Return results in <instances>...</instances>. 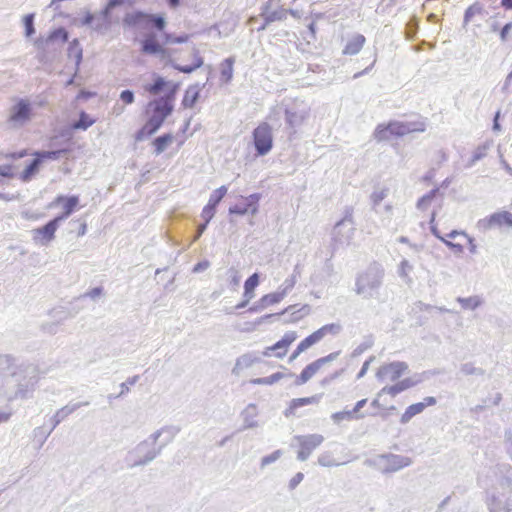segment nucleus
<instances>
[{"instance_id": "1", "label": "nucleus", "mask_w": 512, "mask_h": 512, "mask_svg": "<svg viewBox=\"0 0 512 512\" xmlns=\"http://www.w3.org/2000/svg\"><path fill=\"white\" fill-rule=\"evenodd\" d=\"M40 377L41 372L37 365H16L12 356L0 355V400L12 402L28 399Z\"/></svg>"}, {"instance_id": "2", "label": "nucleus", "mask_w": 512, "mask_h": 512, "mask_svg": "<svg viewBox=\"0 0 512 512\" xmlns=\"http://www.w3.org/2000/svg\"><path fill=\"white\" fill-rule=\"evenodd\" d=\"M384 272L378 264H372L361 272L355 283V292L363 298H374L378 295Z\"/></svg>"}, {"instance_id": "3", "label": "nucleus", "mask_w": 512, "mask_h": 512, "mask_svg": "<svg viewBox=\"0 0 512 512\" xmlns=\"http://www.w3.org/2000/svg\"><path fill=\"white\" fill-rule=\"evenodd\" d=\"M423 123L393 121L387 125L380 124L374 132L377 141H387L393 137H401L415 131H424Z\"/></svg>"}, {"instance_id": "4", "label": "nucleus", "mask_w": 512, "mask_h": 512, "mask_svg": "<svg viewBox=\"0 0 512 512\" xmlns=\"http://www.w3.org/2000/svg\"><path fill=\"white\" fill-rule=\"evenodd\" d=\"M172 101L173 94L150 103V106H154V109L149 120L143 127L144 132H146L148 135H152L162 126L165 119L171 114L173 110Z\"/></svg>"}, {"instance_id": "5", "label": "nucleus", "mask_w": 512, "mask_h": 512, "mask_svg": "<svg viewBox=\"0 0 512 512\" xmlns=\"http://www.w3.org/2000/svg\"><path fill=\"white\" fill-rule=\"evenodd\" d=\"M160 452L161 447H156V442L150 436L128 452L126 462L130 467L146 465L154 460Z\"/></svg>"}, {"instance_id": "6", "label": "nucleus", "mask_w": 512, "mask_h": 512, "mask_svg": "<svg viewBox=\"0 0 512 512\" xmlns=\"http://www.w3.org/2000/svg\"><path fill=\"white\" fill-rule=\"evenodd\" d=\"M311 107L304 101L296 99L285 110V121L289 129L295 134L310 119Z\"/></svg>"}, {"instance_id": "7", "label": "nucleus", "mask_w": 512, "mask_h": 512, "mask_svg": "<svg viewBox=\"0 0 512 512\" xmlns=\"http://www.w3.org/2000/svg\"><path fill=\"white\" fill-rule=\"evenodd\" d=\"M367 463L374 466L382 473H391L410 466L412 460L403 455L385 454L377 455L373 459L368 460Z\"/></svg>"}, {"instance_id": "8", "label": "nucleus", "mask_w": 512, "mask_h": 512, "mask_svg": "<svg viewBox=\"0 0 512 512\" xmlns=\"http://www.w3.org/2000/svg\"><path fill=\"white\" fill-rule=\"evenodd\" d=\"M33 117L32 103L27 98H18L10 107L8 123L13 128L25 126Z\"/></svg>"}, {"instance_id": "9", "label": "nucleus", "mask_w": 512, "mask_h": 512, "mask_svg": "<svg viewBox=\"0 0 512 512\" xmlns=\"http://www.w3.org/2000/svg\"><path fill=\"white\" fill-rule=\"evenodd\" d=\"M355 233V224L352 213L347 212L346 215L338 221L332 232L333 241L338 245H349Z\"/></svg>"}, {"instance_id": "10", "label": "nucleus", "mask_w": 512, "mask_h": 512, "mask_svg": "<svg viewBox=\"0 0 512 512\" xmlns=\"http://www.w3.org/2000/svg\"><path fill=\"white\" fill-rule=\"evenodd\" d=\"M256 151L259 155H266L273 146L272 129L266 122L259 124L253 131Z\"/></svg>"}, {"instance_id": "11", "label": "nucleus", "mask_w": 512, "mask_h": 512, "mask_svg": "<svg viewBox=\"0 0 512 512\" xmlns=\"http://www.w3.org/2000/svg\"><path fill=\"white\" fill-rule=\"evenodd\" d=\"M297 283V274L293 273L279 286L278 290L269 294H265L261 297L262 306H272L280 303L290 291L294 288Z\"/></svg>"}, {"instance_id": "12", "label": "nucleus", "mask_w": 512, "mask_h": 512, "mask_svg": "<svg viewBox=\"0 0 512 512\" xmlns=\"http://www.w3.org/2000/svg\"><path fill=\"white\" fill-rule=\"evenodd\" d=\"M341 330L338 323L326 324L303 339L299 344V351H306L311 346L320 342L327 335H337Z\"/></svg>"}, {"instance_id": "13", "label": "nucleus", "mask_w": 512, "mask_h": 512, "mask_svg": "<svg viewBox=\"0 0 512 512\" xmlns=\"http://www.w3.org/2000/svg\"><path fill=\"white\" fill-rule=\"evenodd\" d=\"M294 440L297 441L300 446L297 458L300 461H305L311 455L312 451L323 443L324 437L320 434H310L295 436Z\"/></svg>"}, {"instance_id": "14", "label": "nucleus", "mask_w": 512, "mask_h": 512, "mask_svg": "<svg viewBox=\"0 0 512 512\" xmlns=\"http://www.w3.org/2000/svg\"><path fill=\"white\" fill-rule=\"evenodd\" d=\"M339 352H333L329 355L319 358L307 365L295 380V385L300 386L307 383L325 364L334 361Z\"/></svg>"}, {"instance_id": "15", "label": "nucleus", "mask_w": 512, "mask_h": 512, "mask_svg": "<svg viewBox=\"0 0 512 512\" xmlns=\"http://www.w3.org/2000/svg\"><path fill=\"white\" fill-rule=\"evenodd\" d=\"M407 369L408 366L405 362H392L382 365L378 369L376 377L381 382H394L398 380Z\"/></svg>"}, {"instance_id": "16", "label": "nucleus", "mask_w": 512, "mask_h": 512, "mask_svg": "<svg viewBox=\"0 0 512 512\" xmlns=\"http://www.w3.org/2000/svg\"><path fill=\"white\" fill-rule=\"evenodd\" d=\"M59 223L52 219L46 225L32 230V238L36 244L47 246L54 238Z\"/></svg>"}, {"instance_id": "17", "label": "nucleus", "mask_w": 512, "mask_h": 512, "mask_svg": "<svg viewBox=\"0 0 512 512\" xmlns=\"http://www.w3.org/2000/svg\"><path fill=\"white\" fill-rule=\"evenodd\" d=\"M297 337L298 335L295 331L286 332L281 340L277 341L274 345L267 347L263 351V356L269 357L272 352H275V357L283 358L286 355L289 346L297 339Z\"/></svg>"}, {"instance_id": "18", "label": "nucleus", "mask_w": 512, "mask_h": 512, "mask_svg": "<svg viewBox=\"0 0 512 512\" xmlns=\"http://www.w3.org/2000/svg\"><path fill=\"white\" fill-rule=\"evenodd\" d=\"M78 203H79L78 196L73 195V196L66 197L63 195H59L49 204V207L52 208V207H55L58 205H62L63 212L54 218L58 223H60V222L64 221L65 219H67L74 212Z\"/></svg>"}, {"instance_id": "19", "label": "nucleus", "mask_w": 512, "mask_h": 512, "mask_svg": "<svg viewBox=\"0 0 512 512\" xmlns=\"http://www.w3.org/2000/svg\"><path fill=\"white\" fill-rule=\"evenodd\" d=\"M507 225L512 227V213L508 211L496 212L489 217L483 218L478 221L477 226L481 230H488L492 227Z\"/></svg>"}, {"instance_id": "20", "label": "nucleus", "mask_w": 512, "mask_h": 512, "mask_svg": "<svg viewBox=\"0 0 512 512\" xmlns=\"http://www.w3.org/2000/svg\"><path fill=\"white\" fill-rule=\"evenodd\" d=\"M490 512H500L504 509L506 512H512V487L507 491L492 495L488 501Z\"/></svg>"}, {"instance_id": "21", "label": "nucleus", "mask_w": 512, "mask_h": 512, "mask_svg": "<svg viewBox=\"0 0 512 512\" xmlns=\"http://www.w3.org/2000/svg\"><path fill=\"white\" fill-rule=\"evenodd\" d=\"M141 50L148 55H156L161 59L168 57V52L156 39L155 34H148L141 42Z\"/></svg>"}, {"instance_id": "22", "label": "nucleus", "mask_w": 512, "mask_h": 512, "mask_svg": "<svg viewBox=\"0 0 512 512\" xmlns=\"http://www.w3.org/2000/svg\"><path fill=\"white\" fill-rule=\"evenodd\" d=\"M436 404V399L432 396L424 398L423 402L415 403L407 407L405 412L400 418L402 424L408 423L414 416L423 412L427 406H433Z\"/></svg>"}, {"instance_id": "23", "label": "nucleus", "mask_w": 512, "mask_h": 512, "mask_svg": "<svg viewBox=\"0 0 512 512\" xmlns=\"http://www.w3.org/2000/svg\"><path fill=\"white\" fill-rule=\"evenodd\" d=\"M245 201H246V203L243 205L236 204L234 206H231L229 208V213L237 214V215H245L250 212L252 215H255L258 212L259 195L251 194L245 198Z\"/></svg>"}, {"instance_id": "24", "label": "nucleus", "mask_w": 512, "mask_h": 512, "mask_svg": "<svg viewBox=\"0 0 512 512\" xmlns=\"http://www.w3.org/2000/svg\"><path fill=\"white\" fill-rule=\"evenodd\" d=\"M204 64V59L200 54V51L193 46L191 49V63L190 64H179V63H172V66L174 69L178 70L179 72L190 74L200 68Z\"/></svg>"}, {"instance_id": "25", "label": "nucleus", "mask_w": 512, "mask_h": 512, "mask_svg": "<svg viewBox=\"0 0 512 512\" xmlns=\"http://www.w3.org/2000/svg\"><path fill=\"white\" fill-rule=\"evenodd\" d=\"M180 432V428L177 426H164L161 429L151 434V438L157 443L158 439L163 435V442L159 447H164L168 443L172 442L176 435Z\"/></svg>"}, {"instance_id": "26", "label": "nucleus", "mask_w": 512, "mask_h": 512, "mask_svg": "<svg viewBox=\"0 0 512 512\" xmlns=\"http://www.w3.org/2000/svg\"><path fill=\"white\" fill-rule=\"evenodd\" d=\"M41 165L42 162L38 156H34V159L19 174V179L24 183L30 182L39 173Z\"/></svg>"}, {"instance_id": "27", "label": "nucleus", "mask_w": 512, "mask_h": 512, "mask_svg": "<svg viewBox=\"0 0 512 512\" xmlns=\"http://www.w3.org/2000/svg\"><path fill=\"white\" fill-rule=\"evenodd\" d=\"M259 358L251 353L244 354L237 358L236 363L232 369V373L239 376L245 369L251 367L254 363L258 362Z\"/></svg>"}, {"instance_id": "28", "label": "nucleus", "mask_w": 512, "mask_h": 512, "mask_svg": "<svg viewBox=\"0 0 512 512\" xmlns=\"http://www.w3.org/2000/svg\"><path fill=\"white\" fill-rule=\"evenodd\" d=\"M366 39L361 34L354 35L346 44L343 53L346 55H356L364 46Z\"/></svg>"}, {"instance_id": "29", "label": "nucleus", "mask_w": 512, "mask_h": 512, "mask_svg": "<svg viewBox=\"0 0 512 512\" xmlns=\"http://www.w3.org/2000/svg\"><path fill=\"white\" fill-rule=\"evenodd\" d=\"M322 398V394L313 395L310 397L304 398H295L291 400L288 410L286 411V415L289 413H293V411L299 407L310 405V404H318Z\"/></svg>"}, {"instance_id": "30", "label": "nucleus", "mask_w": 512, "mask_h": 512, "mask_svg": "<svg viewBox=\"0 0 512 512\" xmlns=\"http://www.w3.org/2000/svg\"><path fill=\"white\" fill-rule=\"evenodd\" d=\"M149 14L143 12H132L125 16L124 22L129 26L147 27Z\"/></svg>"}, {"instance_id": "31", "label": "nucleus", "mask_w": 512, "mask_h": 512, "mask_svg": "<svg viewBox=\"0 0 512 512\" xmlns=\"http://www.w3.org/2000/svg\"><path fill=\"white\" fill-rule=\"evenodd\" d=\"M258 415V410L256 405L249 404L242 412V418L244 423V428H254L258 425L256 417Z\"/></svg>"}, {"instance_id": "32", "label": "nucleus", "mask_w": 512, "mask_h": 512, "mask_svg": "<svg viewBox=\"0 0 512 512\" xmlns=\"http://www.w3.org/2000/svg\"><path fill=\"white\" fill-rule=\"evenodd\" d=\"M234 63L235 59L234 57L226 58L221 64H220V76L221 81L224 83H229L233 78V72H234Z\"/></svg>"}, {"instance_id": "33", "label": "nucleus", "mask_w": 512, "mask_h": 512, "mask_svg": "<svg viewBox=\"0 0 512 512\" xmlns=\"http://www.w3.org/2000/svg\"><path fill=\"white\" fill-rule=\"evenodd\" d=\"M200 94V89L197 85L189 86L185 91V95L182 100V105L186 108H192L197 102Z\"/></svg>"}, {"instance_id": "34", "label": "nucleus", "mask_w": 512, "mask_h": 512, "mask_svg": "<svg viewBox=\"0 0 512 512\" xmlns=\"http://www.w3.org/2000/svg\"><path fill=\"white\" fill-rule=\"evenodd\" d=\"M259 285V276L257 273L252 274L244 283L243 298L253 299L254 290Z\"/></svg>"}, {"instance_id": "35", "label": "nucleus", "mask_w": 512, "mask_h": 512, "mask_svg": "<svg viewBox=\"0 0 512 512\" xmlns=\"http://www.w3.org/2000/svg\"><path fill=\"white\" fill-rule=\"evenodd\" d=\"M363 417H364V414H354V412L352 410L335 412L331 415V419L336 424H339L345 420L351 421L354 419L355 420L362 419Z\"/></svg>"}, {"instance_id": "36", "label": "nucleus", "mask_w": 512, "mask_h": 512, "mask_svg": "<svg viewBox=\"0 0 512 512\" xmlns=\"http://www.w3.org/2000/svg\"><path fill=\"white\" fill-rule=\"evenodd\" d=\"M173 140L174 137L171 134H164L162 136L157 137L153 142L156 155L163 153L168 147V145H170L173 142Z\"/></svg>"}, {"instance_id": "37", "label": "nucleus", "mask_w": 512, "mask_h": 512, "mask_svg": "<svg viewBox=\"0 0 512 512\" xmlns=\"http://www.w3.org/2000/svg\"><path fill=\"white\" fill-rule=\"evenodd\" d=\"M388 189L387 188H376L370 195V200L372 203V208L375 212L379 213L378 206L380 203L387 197Z\"/></svg>"}, {"instance_id": "38", "label": "nucleus", "mask_w": 512, "mask_h": 512, "mask_svg": "<svg viewBox=\"0 0 512 512\" xmlns=\"http://www.w3.org/2000/svg\"><path fill=\"white\" fill-rule=\"evenodd\" d=\"M88 404H89L88 402H79V403H74V404H68V405L62 407L61 409L57 410L56 414H57L58 418L60 419V421L62 422L66 417H68L70 414L75 412L77 409H79L82 406H87Z\"/></svg>"}, {"instance_id": "39", "label": "nucleus", "mask_w": 512, "mask_h": 512, "mask_svg": "<svg viewBox=\"0 0 512 512\" xmlns=\"http://www.w3.org/2000/svg\"><path fill=\"white\" fill-rule=\"evenodd\" d=\"M66 150H55V151H35L31 155L38 156L42 164L47 160H58L61 154L65 153Z\"/></svg>"}, {"instance_id": "40", "label": "nucleus", "mask_w": 512, "mask_h": 512, "mask_svg": "<svg viewBox=\"0 0 512 512\" xmlns=\"http://www.w3.org/2000/svg\"><path fill=\"white\" fill-rule=\"evenodd\" d=\"M491 147L490 142H485L482 145H479L473 152L471 161L469 162L468 166H473L477 161L481 160L487 155L488 150Z\"/></svg>"}, {"instance_id": "41", "label": "nucleus", "mask_w": 512, "mask_h": 512, "mask_svg": "<svg viewBox=\"0 0 512 512\" xmlns=\"http://www.w3.org/2000/svg\"><path fill=\"white\" fill-rule=\"evenodd\" d=\"M457 302H459L464 309L474 310L482 304V299L479 296H471L467 298L458 297Z\"/></svg>"}, {"instance_id": "42", "label": "nucleus", "mask_w": 512, "mask_h": 512, "mask_svg": "<svg viewBox=\"0 0 512 512\" xmlns=\"http://www.w3.org/2000/svg\"><path fill=\"white\" fill-rule=\"evenodd\" d=\"M285 377L284 373L276 372L270 376L263 378H256L251 380L252 384L256 385H272Z\"/></svg>"}, {"instance_id": "43", "label": "nucleus", "mask_w": 512, "mask_h": 512, "mask_svg": "<svg viewBox=\"0 0 512 512\" xmlns=\"http://www.w3.org/2000/svg\"><path fill=\"white\" fill-rule=\"evenodd\" d=\"M227 191L228 189L224 185L214 190L209 197L207 205L216 208L223 197L226 195Z\"/></svg>"}, {"instance_id": "44", "label": "nucleus", "mask_w": 512, "mask_h": 512, "mask_svg": "<svg viewBox=\"0 0 512 512\" xmlns=\"http://www.w3.org/2000/svg\"><path fill=\"white\" fill-rule=\"evenodd\" d=\"M94 123H95L94 119H92L85 112H81L79 120L73 124V128L76 129V130H78V129H80V130H87Z\"/></svg>"}, {"instance_id": "45", "label": "nucleus", "mask_w": 512, "mask_h": 512, "mask_svg": "<svg viewBox=\"0 0 512 512\" xmlns=\"http://www.w3.org/2000/svg\"><path fill=\"white\" fill-rule=\"evenodd\" d=\"M413 270V266L410 264V262L406 259H403L398 268V274L399 276L404 279L406 282H411L410 273Z\"/></svg>"}, {"instance_id": "46", "label": "nucleus", "mask_w": 512, "mask_h": 512, "mask_svg": "<svg viewBox=\"0 0 512 512\" xmlns=\"http://www.w3.org/2000/svg\"><path fill=\"white\" fill-rule=\"evenodd\" d=\"M318 464L323 467H333L340 465V463L334 459L332 453L329 451L323 452L319 455Z\"/></svg>"}, {"instance_id": "47", "label": "nucleus", "mask_w": 512, "mask_h": 512, "mask_svg": "<svg viewBox=\"0 0 512 512\" xmlns=\"http://www.w3.org/2000/svg\"><path fill=\"white\" fill-rule=\"evenodd\" d=\"M436 193L437 190L435 189L422 196L417 202V208L420 210H426L435 198Z\"/></svg>"}, {"instance_id": "48", "label": "nucleus", "mask_w": 512, "mask_h": 512, "mask_svg": "<svg viewBox=\"0 0 512 512\" xmlns=\"http://www.w3.org/2000/svg\"><path fill=\"white\" fill-rule=\"evenodd\" d=\"M461 373L464 375H483L484 370L482 368L476 367L473 363H464L460 367Z\"/></svg>"}, {"instance_id": "49", "label": "nucleus", "mask_w": 512, "mask_h": 512, "mask_svg": "<svg viewBox=\"0 0 512 512\" xmlns=\"http://www.w3.org/2000/svg\"><path fill=\"white\" fill-rule=\"evenodd\" d=\"M166 85V81L162 77H157L155 82L151 85L145 87L146 91H148L152 95H157Z\"/></svg>"}, {"instance_id": "50", "label": "nucleus", "mask_w": 512, "mask_h": 512, "mask_svg": "<svg viewBox=\"0 0 512 512\" xmlns=\"http://www.w3.org/2000/svg\"><path fill=\"white\" fill-rule=\"evenodd\" d=\"M122 4L123 0H109L104 10L99 14V19L101 18L103 21H105V19L109 17L111 10Z\"/></svg>"}, {"instance_id": "51", "label": "nucleus", "mask_w": 512, "mask_h": 512, "mask_svg": "<svg viewBox=\"0 0 512 512\" xmlns=\"http://www.w3.org/2000/svg\"><path fill=\"white\" fill-rule=\"evenodd\" d=\"M403 388L401 384L398 382L395 385L392 386H385L383 387L380 392L378 393V396H381L383 394H389L391 396H396L397 394L403 392Z\"/></svg>"}, {"instance_id": "52", "label": "nucleus", "mask_w": 512, "mask_h": 512, "mask_svg": "<svg viewBox=\"0 0 512 512\" xmlns=\"http://www.w3.org/2000/svg\"><path fill=\"white\" fill-rule=\"evenodd\" d=\"M33 21H34V15L33 14H28L23 19V23H24V26H25V35L27 37H30L35 32Z\"/></svg>"}, {"instance_id": "53", "label": "nucleus", "mask_w": 512, "mask_h": 512, "mask_svg": "<svg viewBox=\"0 0 512 512\" xmlns=\"http://www.w3.org/2000/svg\"><path fill=\"white\" fill-rule=\"evenodd\" d=\"M216 213V208L205 205L201 212V218L204 220L205 224H209V222L213 219L214 215Z\"/></svg>"}, {"instance_id": "54", "label": "nucleus", "mask_w": 512, "mask_h": 512, "mask_svg": "<svg viewBox=\"0 0 512 512\" xmlns=\"http://www.w3.org/2000/svg\"><path fill=\"white\" fill-rule=\"evenodd\" d=\"M149 24H153L158 30L162 31L166 25V21L162 16L149 14L148 25Z\"/></svg>"}, {"instance_id": "55", "label": "nucleus", "mask_w": 512, "mask_h": 512, "mask_svg": "<svg viewBox=\"0 0 512 512\" xmlns=\"http://www.w3.org/2000/svg\"><path fill=\"white\" fill-rule=\"evenodd\" d=\"M189 40V35L184 34L180 36H174L172 34H165V42L167 44L185 43Z\"/></svg>"}, {"instance_id": "56", "label": "nucleus", "mask_w": 512, "mask_h": 512, "mask_svg": "<svg viewBox=\"0 0 512 512\" xmlns=\"http://www.w3.org/2000/svg\"><path fill=\"white\" fill-rule=\"evenodd\" d=\"M281 455H282L281 450H276L273 453H271L270 455L263 457L261 460V466L265 467L267 465L274 463L281 457Z\"/></svg>"}, {"instance_id": "57", "label": "nucleus", "mask_w": 512, "mask_h": 512, "mask_svg": "<svg viewBox=\"0 0 512 512\" xmlns=\"http://www.w3.org/2000/svg\"><path fill=\"white\" fill-rule=\"evenodd\" d=\"M109 25V17L103 21L101 18L99 19V15H95V19L92 23V28L96 31H101L102 29H106Z\"/></svg>"}, {"instance_id": "58", "label": "nucleus", "mask_w": 512, "mask_h": 512, "mask_svg": "<svg viewBox=\"0 0 512 512\" xmlns=\"http://www.w3.org/2000/svg\"><path fill=\"white\" fill-rule=\"evenodd\" d=\"M266 23L274 22L282 18V12L272 11L269 12L267 9L263 12Z\"/></svg>"}, {"instance_id": "59", "label": "nucleus", "mask_w": 512, "mask_h": 512, "mask_svg": "<svg viewBox=\"0 0 512 512\" xmlns=\"http://www.w3.org/2000/svg\"><path fill=\"white\" fill-rule=\"evenodd\" d=\"M137 380H138V376H134V377L128 378L126 382H123L121 384V392H120L119 396L128 392L130 385H134L137 382Z\"/></svg>"}, {"instance_id": "60", "label": "nucleus", "mask_w": 512, "mask_h": 512, "mask_svg": "<svg viewBox=\"0 0 512 512\" xmlns=\"http://www.w3.org/2000/svg\"><path fill=\"white\" fill-rule=\"evenodd\" d=\"M120 99L125 103V104H132L134 102V94L132 91L130 90H124L121 92L120 94Z\"/></svg>"}, {"instance_id": "61", "label": "nucleus", "mask_w": 512, "mask_h": 512, "mask_svg": "<svg viewBox=\"0 0 512 512\" xmlns=\"http://www.w3.org/2000/svg\"><path fill=\"white\" fill-rule=\"evenodd\" d=\"M309 307L307 305H304L298 312H294L292 315H293V318L291 320V322H297L299 321L304 315H307L309 314Z\"/></svg>"}, {"instance_id": "62", "label": "nucleus", "mask_w": 512, "mask_h": 512, "mask_svg": "<svg viewBox=\"0 0 512 512\" xmlns=\"http://www.w3.org/2000/svg\"><path fill=\"white\" fill-rule=\"evenodd\" d=\"M303 478H304L303 473H301V472L296 473V474L292 477V479L290 480V482H289V488H290L291 490L295 489V488L297 487V485H299V484L302 482Z\"/></svg>"}, {"instance_id": "63", "label": "nucleus", "mask_w": 512, "mask_h": 512, "mask_svg": "<svg viewBox=\"0 0 512 512\" xmlns=\"http://www.w3.org/2000/svg\"><path fill=\"white\" fill-rule=\"evenodd\" d=\"M210 266V263L209 261L207 260H204V261H201V262H198L194 267H193V272L194 273H200L202 271H205L206 269H208Z\"/></svg>"}, {"instance_id": "64", "label": "nucleus", "mask_w": 512, "mask_h": 512, "mask_svg": "<svg viewBox=\"0 0 512 512\" xmlns=\"http://www.w3.org/2000/svg\"><path fill=\"white\" fill-rule=\"evenodd\" d=\"M0 176L12 177V167L10 165H0Z\"/></svg>"}]
</instances>
